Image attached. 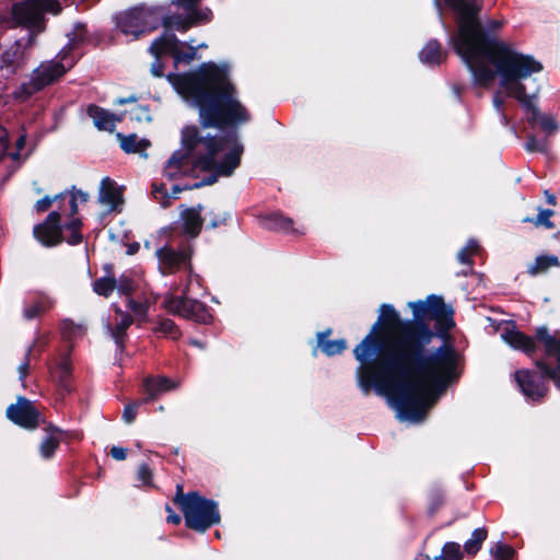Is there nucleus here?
Here are the masks:
<instances>
[{"label":"nucleus","instance_id":"nucleus-1","mask_svg":"<svg viewBox=\"0 0 560 560\" xmlns=\"http://www.w3.org/2000/svg\"><path fill=\"white\" fill-rule=\"evenodd\" d=\"M412 318L392 304L380 306L370 332L353 349L358 385L385 396L398 416L420 421L447 388L458 383L460 354L451 330L454 310L440 295L410 301Z\"/></svg>","mask_w":560,"mask_h":560},{"label":"nucleus","instance_id":"nucleus-2","mask_svg":"<svg viewBox=\"0 0 560 560\" xmlns=\"http://www.w3.org/2000/svg\"><path fill=\"white\" fill-rule=\"evenodd\" d=\"M167 79L180 94L191 98L199 126L183 127L180 149L166 161L164 176L173 180L192 176L197 170L232 176L244 152L237 127L248 122L250 114L238 101L228 68L210 61L192 72L168 73Z\"/></svg>","mask_w":560,"mask_h":560},{"label":"nucleus","instance_id":"nucleus-3","mask_svg":"<svg viewBox=\"0 0 560 560\" xmlns=\"http://www.w3.org/2000/svg\"><path fill=\"white\" fill-rule=\"evenodd\" d=\"M542 69V63L532 55H524L512 48L468 70L471 72L474 83L482 88H489L499 77L500 85L505 89L508 95L517 100L526 110L529 126L532 128L538 126L550 135L559 129L558 122L552 116L541 114L534 103L533 100L539 89L537 88L532 94H528L526 85L523 83L524 80Z\"/></svg>","mask_w":560,"mask_h":560},{"label":"nucleus","instance_id":"nucleus-4","mask_svg":"<svg viewBox=\"0 0 560 560\" xmlns=\"http://www.w3.org/2000/svg\"><path fill=\"white\" fill-rule=\"evenodd\" d=\"M434 3L444 27L442 9L452 13L456 32L450 37L448 44L468 69L512 49L483 28L480 14L485 0H434Z\"/></svg>","mask_w":560,"mask_h":560},{"label":"nucleus","instance_id":"nucleus-5","mask_svg":"<svg viewBox=\"0 0 560 560\" xmlns=\"http://www.w3.org/2000/svg\"><path fill=\"white\" fill-rule=\"evenodd\" d=\"M173 503L180 509L185 526L194 532L203 534L221 522L217 501L202 495L199 491L185 493L180 483L176 486Z\"/></svg>","mask_w":560,"mask_h":560},{"label":"nucleus","instance_id":"nucleus-6","mask_svg":"<svg viewBox=\"0 0 560 560\" xmlns=\"http://www.w3.org/2000/svg\"><path fill=\"white\" fill-rule=\"evenodd\" d=\"M164 11L166 9L163 5L139 4L120 13L116 18V25L121 33L132 35L133 39H138L141 35L155 31L160 26Z\"/></svg>","mask_w":560,"mask_h":560},{"label":"nucleus","instance_id":"nucleus-7","mask_svg":"<svg viewBox=\"0 0 560 560\" xmlns=\"http://www.w3.org/2000/svg\"><path fill=\"white\" fill-rule=\"evenodd\" d=\"M66 72L67 69L60 61H51L40 65L33 71L30 81L21 83L13 92L14 100L20 102L27 101L37 92L57 82L66 74Z\"/></svg>","mask_w":560,"mask_h":560},{"label":"nucleus","instance_id":"nucleus-8","mask_svg":"<svg viewBox=\"0 0 560 560\" xmlns=\"http://www.w3.org/2000/svg\"><path fill=\"white\" fill-rule=\"evenodd\" d=\"M166 307L174 314L197 324L209 325L213 320L211 308L203 302L187 296V289L180 296H173L166 302Z\"/></svg>","mask_w":560,"mask_h":560},{"label":"nucleus","instance_id":"nucleus-9","mask_svg":"<svg viewBox=\"0 0 560 560\" xmlns=\"http://www.w3.org/2000/svg\"><path fill=\"white\" fill-rule=\"evenodd\" d=\"M5 415L14 424L26 430H35L40 423H46L35 404L24 396H19L16 402L7 408Z\"/></svg>","mask_w":560,"mask_h":560},{"label":"nucleus","instance_id":"nucleus-10","mask_svg":"<svg viewBox=\"0 0 560 560\" xmlns=\"http://www.w3.org/2000/svg\"><path fill=\"white\" fill-rule=\"evenodd\" d=\"M30 45L15 40L5 48L0 56V74L3 79L10 80L21 73L30 60Z\"/></svg>","mask_w":560,"mask_h":560},{"label":"nucleus","instance_id":"nucleus-11","mask_svg":"<svg viewBox=\"0 0 560 560\" xmlns=\"http://www.w3.org/2000/svg\"><path fill=\"white\" fill-rule=\"evenodd\" d=\"M192 247L189 244L182 246L179 249H175L170 245H164L156 249V257L161 266L166 270L167 273H174L180 268L188 270V277L192 275ZM165 273V271L163 272Z\"/></svg>","mask_w":560,"mask_h":560},{"label":"nucleus","instance_id":"nucleus-12","mask_svg":"<svg viewBox=\"0 0 560 560\" xmlns=\"http://www.w3.org/2000/svg\"><path fill=\"white\" fill-rule=\"evenodd\" d=\"M514 378L522 394L528 400L539 402L549 392V386L542 373L539 375L536 371L522 369L514 373Z\"/></svg>","mask_w":560,"mask_h":560},{"label":"nucleus","instance_id":"nucleus-13","mask_svg":"<svg viewBox=\"0 0 560 560\" xmlns=\"http://www.w3.org/2000/svg\"><path fill=\"white\" fill-rule=\"evenodd\" d=\"M46 0H24L12 5V19L18 26L33 28L38 26L44 19Z\"/></svg>","mask_w":560,"mask_h":560},{"label":"nucleus","instance_id":"nucleus-14","mask_svg":"<svg viewBox=\"0 0 560 560\" xmlns=\"http://www.w3.org/2000/svg\"><path fill=\"white\" fill-rule=\"evenodd\" d=\"M33 235L45 247L60 245L65 241L61 214L58 211H51L42 223L34 226Z\"/></svg>","mask_w":560,"mask_h":560},{"label":"nucleus","instance_id":"nucleus-15","mask_svg":"<svg viewBox=\"0 0 560 560\" xmlns=\"http://www.w3.org/2000/svg\"><path fill=\"white\" fill-rule=\"evenodd\" d=\"M501 337L511 348L524 352L529 358L534 359L537 354L538 346L535 335L528 336L518 330L514 323L503 329Z\"/></svg>","mask_w":560,"mask_h":560},{"label":"nucleus","instance_id":"nucleus-16","mask_svg":"<svg viewBox=\"0 0 560 560\" xmlns=\"http://www.w3.org/2000/svg\"><path fill=\"white\" fill-rule=\"evenodd\" d=\"M536 343L542 346L544 359H555L558 370H560V330L550 334L547 326L535 328Z\"/></svg>","mask_w":560,"mask_h":560},{"label":"nucleus","instance_id":"nucleus-17","mask_svg":"<svg viewBox=\"0 0 560 560\" xmlns=\"http://www.w3.org/2000/svg\"><path fill=\"white\" fill-rule=\"evenodd\" d=\"M43 431L45 432V436L38 446V452L43 459L49 460L59 448L61 438L58 436V433H62V429L51 422H46Z\"/></svg>","mask_w":560,"mask_h":560},{"label":"nucleus","instance_id":"nucleus-18","mask_svg":"<svg viewBox=\"0 0 560 560\" xmlns=\"http://www.w3.org/2000/svg\"><path fill=\"white\" fill-rule=\"evenodd\" d=\"M202 210L203 206L198 203L194 207L185 208L180 213L183 233L190 238H196L201 232L203 225Z\"/></svg>","mask_w":560,"mask_h":560},{"label":"nucleus","instance_id":"nucleus-19","mask_svg":"<svg viewBox=\"0 0 560 560\" xmlns=\"http://www.w3.org/2000/svg\"><path fill=\"white\" fill-rule=\"evenodd\" d=\"M186 43L180 42L174 33H164L156 37L149 47V52L155 59H162L164 56H174L177 46H184Z\"/></svg>","mask_w":560,"mask_h":560},{"label":"nucleus","instance_id":"nucleus-20","mask_svg":"<svg viewBox=\"0 0 560 560\" xmlns=\"http://www.w3.org/2000/svg\"><path fill=\"white\" fill-rule=\"evenodd\" d=\"M116 313L120 314L122 317L115 327L112 328L108 325V329L110 330V336L116 345V354L121 355L126 349V341L128 339L127 330L133 324V317L128 313H124L118 307L116 308Z\"/></svg>","mask_w":560,"mask_h":560},{"label":"nucleus","instance_id":"nucleus-21","mask_svg":"<svg viewBox=\"0 0 560 560\" xmlns=\"http://www.w3.org/2000/svg\"><path fill=\"white\" fill-rule=\"evenodd\" d=\"M98 200L101 203L110 206V209L115 211L124 202L122 190L114 179L104 177L100 185Z\"/></svg>","mask_w":560,"mask_h":560},{"label":"nucleus","instance_id":"nucleus-22","mask_svg":"<svg viewBox=\"0 0 560 560\" xmlns=\"http://www.w3.org/2000/svg\"><path fill=\"white\" fill-rule=\"evenodd\" d=\"M332 329L327 328L316 334L317 347L327 357H334L341 354L348 347L347 340L343 338L336 340H328L327 338L331 335Z\"/></svg>","mask_w":560,"mask_h":560},{"label":"nucleus","instance_id":"nucleus-23","mask_svg":"<svg viewBox=\"0 0 560 560\" xmlns=\"http://www.w3.org/2000/svg\"><path fill=\"white\" fill-rule=\"evenodd\" d=\"M173 387L172 381L166 376L147 377L143 381L145 396L141 399L144 404H149Z\"/></svg>","mask_w":560,"mask_h":560},{"label":"nucleus","instance_id":"nucleus-24","mask_svg":"<svg viewBox=\"0 0 560 560\" xmlns=\"http://www.w3.org/2000/svg\"><path fill=\"white\" fill-rule=\"evenodd\" d=\"M86 114L93 119L94 126L98 130L114 131L116 117L114 114L95 104H90Z\"/></svg>","mask_w":560,"mask_h":560},{"label":"nucleus","instance_id":"nucleus-25","mask_svg":"<svg viewBox=\"0 0 560 560\" xmlns=\"http://www.w3.org/2000/svg\"><path fill=\"white\" fill-rule=\"evenodd\" d=\"M420 60L429 66H439L447 58V51H444L438 39H430L419 52Z\"/></svg>","mask_w":560,"mask_h":560},{"label":"nucleus","instance_id":"nucleus-26","mask_svg":"<svg viewBox=\"0 0 560 560\" xmlns=\"http://www.w3.org/2000/svg\"><path fill=\"white\" fill-rule=\"evenodd\" d=\"M160 25L165 28V33H173L172 31H178L185 33L194 26V21L189 19V15L184 18L179 14H165L162 13Z\"/></svg>","mask_w":560,"mask_h":560},{"label":"nucleus","instance_id":"nucleus-27","mask_svg":"<svg viewBox=\"0 0 560 560\" xmlns=\"http://www.w3.org/2000/svg\"><path fill=\"white\" fill-rule=\"evenodd\" d=\"M261 225L271 231H293V220L284 217L281 212H272L261 218Z\"/></svg>","mask_w":560,"mask_h":560},{"label":"nucleus","instance_id":"nucleus-28","mask_svg":"<svg viewBox=\"0 0 560 560\" xmlns=\"http://www.w3.org/2000/svg\"><path fill=\"white\" fill-rule=\"evenodd\" d=\"M116 137L119 140L120 148L126 153L141 154L151 145V142L148 139H138V136L136 133L125 136L118 132Z\"/></svg>","mask_w":560,"mask_h":560},{"label":"nucleus","instance_id":"nucleus-29","mask_svg":"<svg viewBox=\"0 0 560 560\" xmlns=\"http://www.w3.org/2000/svg\"><path fill=\"white\" fill-rule=\"evenodd\" d=\"M58 374V386L62 394H70L73 390V386L71 383L72 378V366L68 360H62L58 364L57 369Z\"/></svg>","mask_w":560,"mask_h":560},{"label":"nucleus","instance_id":"nucleus-30","mask_svg":"<svg viewBox=\"0 0 560 560\" xmlns=\"http://www.w3.org/2000/svg\"><path fill=\"white\" fill-rule=\"evenodd\" d=\"M488 537V530L486 527L476 528L471 537L464 544V552L470 557H475L482 547V544Z\"/></svg>","mask_w":560,"mask_h":560},{"label":"nucleus","instance_id":"nucleus-31","mask_svg":"<svg viewBox=\"0 0 560 560\" xmlns=\"http://www.w3.org/2000/svg\"><path fill=\"white\" fill-rule=\"evenodd\" d=\"M560 260L556 255H539L536 257L535 262L528 267L527 272L536 276L546 272L551 267H559Z\"/></svg>","mask_w":560,"mask_h":560},{"label":"nucleus","instance_id":"nucleus-32","mask_svg":"<svg viewBox=\"0 0 560 560\" xmlns=\"http://www.w3.org/2000/svg\"><path fill=\"white\" fill-rule=\"evenodd\" d=\"M152 331L161 337H170L173 340H177L182 336L179 327L170 318H160L152 328Z\"/></svg>","mask_w":560,"mask_h":560},{"label":"nucleus","instance_id":"nucleus-33","mask_svg":"<svg viewBox=\"0 0 560 560\" xmlns=\"http://www.w3.org/2000/svg\"><path fill=\"white\" fill-rule=\"evenodd\" d=\"M535 366L542 373L546 380H551L555 386L560 389V370L558 365L551 366L544 358H536L534 360Z\"/></svg>","mask_w":560,"mask_h":560},{"label":"nucleus","instance_id":"nucleus-34","mask_svg":"<svg viewBox=\"0 0 560 560\" xmlns=\"http://www.w3.org/2000/svg\"><path fill=\"white\" fill-rule=\"evenodd\" d=\"M117 287V279L113 276H105L93 282V291L103 298H109Z\"/></svg>","mask_w":560,"mask_h":560},{"label":"nucleus","instance_id":"nucleus-35","mask_svg":"<svg viewBox=\"0 0 560 560\" xmlns=\"http://www.w3.org/2000/svg\"><path fill=\"white\" fill-rule=\"evenodd\" d=\"M555 214V211L551 209H541L538 208V214L533 217H525L522 222L523 223H532L536 228H545V229H553L555 223L550 220L551 217Z\"/></svg>","mask_w":560,"mask_h":560},{"label":"nucleus","instance_id":"nucleus-36","mask_svg":"<svg viewBox=\"0 0 560 560\" xmlns=\"http://www.w3.org/2000/svg\"><path fill=\"white\" fill-rule=\"evenodd\" d=\"M197 57V47L192 45L177 46L174 52V65L177 67L179 63H190Z\"/></svg>","mask_w":560,"mask_h":560},{"label":"nucleus","instance_id":"nucleus-37","mask_svg":"<svg viewBox=\"0 0 560 560\" xmlns=\"http://www.w3.org/2000/svg\"><path fill=\"white\" fill-rule=\"evenodd\" d=\"M434 560H463V552L458 542L448 541L442 547V553Z\"/></svg>","mask_w":560,"mask_h":560},{"label":"nucleus","instance_id":"nucleus-38","mask_svg":"<svg viewBox=\"0 0 560 560\" xmlns=\"http://www.w3.org/2000/svg\"><path fill=\"white\" fill-rule=\"evenodd\" d=\"M478 249V243L474 240H470L467 245L457 253L458 261L471 268L474 266L472 255H475Z\"/></svg>","mask_w":560,"mask_h":560},{"label":"nucleus","instance_id":"nucleus-39","mask_svg":"<svg viewBox=\"0 0 560 560\" xmlns=\"http://www.w3.org/2000/svg\"><path fill=\"white\" fill-rule=\"evenodd\" d=\"M516 551L508 544L497 542L493 548H491V555L494 560H512L515 556Z\"/></svg>","mask_w":560,"mask_h":560},{"label":"nucleus","instance_id":"nucleus-40","mask_svg":"<svg viewBox=\"0 0 560 560\" xmlns=\"http://www.w3.org/2000/svg\"><path fill=\"white\" fill-rule=\"evenodd\" d=\"M86 34H88L86 25L83 24V23H77L74 25L73 31L70 34H68L69 44L72 47H77L80 44L85 43L86 42Z\"/></svg>","mask_w":560,"mask_h":560},{"label":"nucleus","instance_id":"nucleus-41","mask_svg":"<svg viewBox=\"0 0 560 560\" xmlns=\"http://www.w3.org/2000/svg\"><path fill=\"white\" fill-rule=\"evenodd\" d=\"M116 289L120 294L131 296L137 289V284L131 277L124 273L117 279Z\"/></svg>","mask_w":560,"mask_h":560},{"label":"nucleus","instance_id":"nucleus-42","mask_svg":"<svg viewBox=\"0 0 560 560\" xmlns=\"http://www.w3.org/2000/svg\"><path fill=\"white\" fill-rule=\"evenodd\" d=\"M209 215H210V221L207 224V229H217L221 225H226L228 222L231 221V219H232L231 213L228 211L215 212V211L211 210L209 212Z\"/></svg>","mask_w":560,"mask_h":560},{"label":"nucleus","instance_id":"nucleus-43","mask_svg":"<svg viewBox=\"0 0 560 560\" xmlns=\"http://www.w3.org/2000/svg\"><path fill=\"white\" fill-rule=\"evenodd\" d=\"M213 18L212 11L209 8L206 9H198L191 11V14L189 15V19L194 21V26L198 24H206L209 23Z\"/></svg>","mask_w":560,"mask_h":560},{"label":"nucleus","instance_id":"nucleus-44","mask_svg":"<svg viewBox=\"0 0 560 560\" xmlns=\"http://www.w3.org/2000/svg\"><path fill=\"white\" fill-rule=\"evenodd\" d=\"M151 194L162 206L166 207L168 205L170 194L166 190L165 184L153 183Z\"/></svg>","mask_w":560,"mask_h":560},{"label":"nucleus","instance_id":"nucleus-45","mask_svg":"<svg viewBox=\"0 0 560 560\" xmlns=\"http://www.w3.org/2000/svg\"><path fill=\"white\" fill-rule=\"evenodd\" d=\"M548 148L547 140L537 139L535 136L529 135L525 143V149L528 152H546Z\"/></svg>","mask_w":560,"mask_h":560},{"label":"nucleus","instance_id":"nucleus-46","mask_svg":"<svg viewBox=\"0 0 560 560\" xmlns=\"http://www.w3.org/2000/svg\"><path fill=\"white\" fill-rule=\"evenodd\" d=\"M137 479L147 487H153V472L147 463H142L137 471Z\"/></svg>","mask_w":560,"mask_h":560},{"label":"nucleus","instance_id":"nucleus-47","mask_svg":"<svg viewBox=\"0 0 560 560\" xmlns=\"http://www.w3.org/2000/svg\"><path fill=\"white\" fill-rule=\"evenodd\" d=\"M141 405H144V402L140 399V400L131 401L125 406L124 412H122V419L126 423L130 424L136 420L137 410Z\"/></svg>","mask_w":560,"mask_h":560},{"label":"nucleus","instance_id":"nucleus-48","mask_svg":"<svg viewBox=\"0 0 560 560\" xmlns=\"http://www.w3.org/2000/svg\"><path fill=\"white\" fill-rule=\"evenodd\" d=\"M220 176H221V174H219L215 171H212V174L205 176L200 182H196L192 185L187 186L186 188L187 189H199L203 186H211L218 182V178Z\"/></svg>","mask_w":560,"mask_h":560},{"label":"nucleus","instance_id":"nucleus-49","mask_svg":"<svg viewBox=\"0 0 560 560\" xmlns=\"http://www.w3.org/2000/svg\"><path fill=\"white\" fill-rule=\"evenodd\" d=\"M444 503V499H443V495L441 493H433L431 499H430V504H429V509H428V513L430 515H434L436 513V511L443 505Z\"/></svg>","mask_w":560,"mask_h":560},{"label":"nucleus","instance_id":"nucleus-50","mask_svg":"<svg viewBox=\"0 0 560 560\" xmlns=\"http://www.w3.org/2000/svg\"><path fill=\"white\" fill-rule=\"evenodd\" d=\"M42 304L35 303L24 308V317L28 320L36 318L43 313Z\"/></svg>","mask_w":560,"mask_h":560},{"label":"nucleus","instance_id":"nucleus-51","mask_svg":"<svg viewBox=\"0 0 560 560\" xmlns=\"http://www.w3.org/2000/svg\"><path fill=\"white\" fill-rule=\"evenodd\" d=\"M9 149V135L5 128L0 126V160H2Z\"/></svg>","mask_w":560,"mask_h":560},{"label":"nucleus","instance_id":"nucleus-52","mask_svg":"<svg viewBox=\"0 0 560 560\" xmlns=\"http://www.w3.org/2000/svg\"><path fill=\"white\" fill-rule=\"evenodd\" d=\"M32 350H33V346H30L26 350L24 361L19 365L18 370L20 373L21 381H24L27 375L28 366H30V355H31Z\"/></svg>","mask_w":560,"mask_h":560},{"label":"nucleus","instance_id":"nucleus-53","mask_svg":"<svg viewBox=\"0 0 560 560\" xmlns=\"http://www.w3.org/2000/svg\"><path fill=\"white\" fill-rule=\"evenodd\" d=\"M127 307L137 315L147 314V306L143 303L138 302L131 298L128 299Z\"/></svg>","mask_w":560,"mask_h":560},{"label":"nucleus","instance_id":"nucleus-54","mask_svg":"<svg viewBox=\"0 0 560 560\" xmlns=\"http://www.w3.org/2000/svg\"><path fill=\"white\" fill-rule=\"evenodd\" d=\"M164 68L165 66L162 59L154 58V61L151 63L150 72L153 77L162 78L164 77Z\"/></svg>","mask_w":560,"mask_h":560},{"label":"nucleus","instance_id":"nucleus-55","mask_svg":"<svg viewBox=\"0 0 560 560\" xmlns=\"http://www.w3.org/2000/svg\"><path fill=\"white\" fill-rule=\"evenodd\" d=\"M201 0H174L173 3L183 8L185 11L191 12L200 4Z\"/></svg>","mask_w":560,"mask_h":560},{"label":"nucleus","instance_id":"nucleus-56","mask_svg":"<svg viewBox=\"0 0 560 560\" xmlns=\"http://www.w3.org/2000/svg\"><path fill=\"white\" fill-rule=\"evenodd\" d=\"M52 202L54 199L51 197L45 196L36 201L35 209L37 212H45L51 207Z\"/></svg>","mask_w":560,"mask_h":560},{"label":"nucleus","instance_id":"nucleus-57","mask_svg":"<svg viewBox=\"0 0 560 560\" xmlns=\"http://www.w3.org/2000/svg\"><path fill=\"white\" fill-rule=\"evenodd\" d=\"M71 218L72 219L62 226V230L66 229L70 230L71 232H81V229L83 226L82 220L75 217Z\"/></svg>","mask_w":560,"mask_h":560},{"label":"nucleus","instance_id":"nucleus-58","mask_svg":"<svg viewBox=\"0 0 560 560\" xmlns=\"http://www.w3.org/2000/svg\"><path fill=\"white\" fill-rule=\"evenodd\" d=\"M165 511L168 513L166 522L173 525H179L182 523V516L174 512L170 504L165 505Z\"/></svg>","mask_w":560,"mask_h":560},{"label":"nucleus","instance_id":"nucleus-59","mask_svg":"<svg viewBox=\"0 0 560 560\" xmlns=\"http://www.w3.org/2000/svg\"><path fill=\"white\" fill-rule=\"evenodd\" d=\"M128 450L120 446H113L110 448V456L116 460H125L127 458Z\"/></svg>","mask_w":560,"mask_h":560},{"label":"nucleus","instance_id":"nucleus-60","mask_svg":"<svg viewBox=\"0 0 560 560\" xmlns=\"http://www.w3.org/2000/svg\"><path fill=\"white\" fill-rule=\"evenodd\" d=\"M65 241L72 246L79 245L83 241V235L81 232H71L70 236L65 238Z\"/></svg>","mask_w":560,"mask_h":560},{"label":"nucleus","instance_id":"nucleus-61","mask_svg":"<svg viewBox=\"0 0 560 560\" xmlns=\"http://www.w3.org/2000/svg\"><path fill=\"white\" fill-rule=\"evenodd\" d=\"M58 436L61 438V442L69 443L73 439H79L80 434L75 431L62 430V433H60V434L58 433Z\"/></svg>","mask_w":560,"mask_h":560},{"label":"nucleus","instance_id":"nucleus-62","mask_svg":"<svg viewBox=\"0 0 560 560\" xmlns=\"http://www.w3.org/2000/svg\"><path fill=\"white\" fill-rule=\"evenodd\" d=\"M69 207H70L69 217H75L79 212L77 194H71Z\"/></svg>","mask_w":560,"mask_h":560},{"label":"nucleus","instance_id":"nucleus-63","mask_svg":"<svg viewBox=\"0 0 560 560\" xmlns=\"http://www.w3.org/2000/svg\"><path fill=\"white\" fill-rule=\"evenodd\" d=\"M71 194H77V200H80L81 203H85L89 200V194L77 189L75 186H72Z\"/></svg>","mask_w":560,"mask_h":560},{"label":"nucleus","instance_id":"nucleus-64","mask_svg":"<svg viewBox=\"0 0 560 560\" xmlns=\"http://www.w3.org/2000/svg\"><path fill=\"white\" fill-rule=\"evenodd\" d=\"M488 28L483 26V28L489 33L491 34L493 37H495L491 31H495V30H499L501 26H502V22L501 21H498V20H490L488 22Z\"/></svg>","mask_w":560,"mask_h":560}]
</instances>
